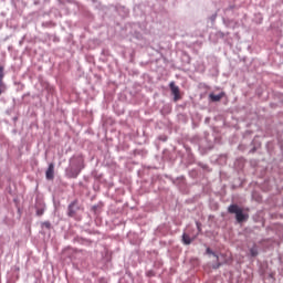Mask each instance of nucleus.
<instances>
[{
    "label": "nucleus",
    "instance_id": "11",
    "mask_svg": "<svg viewBox=\"0 0 283 283\" xmlns=\"http://www.w3.org/2000/svg\"><path fill=\"white\" fill-rule=\"evenodd\" d=\"M206 251H207V253H208L209 255H216V253H213V251L211 250V248H208Z\"/></svg>",
    "mask_w": 283,
    "mask_h": 283
},
{
    "label": "nucleus",
    "instance_id": "9",
    "mask_svg": "<svg viewBox=\"0 0 283 283\" xmlns=\"http://www.w3.org/2000/svg\"><path fill=\"white\" fill-rule=\"evenodd\" d=\"M42 226H44L45 229H50V228L52 227V224L50 223V221L43 222Z\"/></svg>",
    "mask_w": 283,
    "mask_h": 283
},
{
    "label": "nucleus",
    "instance_id": "12",
    "mask_svg": "<svg viewBox=\"0 0 283 283\" xmlns=\"http://www.w3.org/2000/svg\"><path fill=\"white\" fill-rule=\"evenodd\" d=\"M76 176H78L77 174H75L74 176H72V178H76Z\"/></svg>",
    "mask_w": 283,
    "mask_h": 283
},
{
    "label": "nucleus",
    "instance_id": "10",
    "mask_svg": "<svg viewBox=\"0 0 283 283\" xmlns=\"http://www.w3.org/2000/svg\"><path fill=\"white\" fill-rule=\"evenodd\" d=\"M43 213H45V210H43V209L36 210V216H43Z\"/></svg>",
    "mask_w": 283,
    "mask_h": 283
},
{
    "label": "nucleus",
    "instance_id": "6",
    "mask_svg": "<svg viewBox=\"0 0 283 283\" xmlns=\"http://www.w3.org/2000/svg\"><path fill=\"white\" fill-rule=\"evenodd\" d=\"M193 240H196V237H190L187 233L182 234V242H184V244L189 245V244H191V242H193Z\"/></svg>",
    "mask_w": 283,
    "mask_h": 283
},
{
    "label": "nucleus",
    "instance_id": "3",
    "mask_svg": "<svg viewBox=\"0 0 283 283\" xmlns=\"http://www.w3.org/2000/svg\"><path fill=\"white\" fill-rule=\"evenodd\" d=\"M76 211H78V199H75L73 202L69 205L67 216L70 218H74V216H76Z\"/></svg>",
    "mask_w": 283,
    "mask_h": 283
},
{
    "label": "nucleus",
    "instance_id": "8",
    "mask_svg": "<svg viewBox=\"0 0 283 283\" xmlns=\"http://www.w3.org/2000/svg\"><path fill=\"white\" fill-rule=\"evenodd\" d=\"M250 254L252 255V258H255L258 255V248H252L250 250Z\"/></svg>",
    "mask_w": 283,
    "mask_h": 283
},
{
    "label": "nucleus",
    "instance_id": "2",
    "mask_svg": "<svg viewBox=\"0 0 283 283\" xmlns=\"http://www.w3.org/2000/svg\"><path fill=\"white\" fill-rule=\"evenodd\" d=\"M6 77L4 69L3 66H0V96L1 94H6L8 91V86L6 85V82H3V78Z\"/></svg>",
    "mask_w": 283,
    "mask_h": 283
},
{
    "label": "nucleus",
    "instance_id": "7",
    "mask_svg": "<svg viewBox=\"0 0 283 283\" xmlns=\"http://www.w3.org/2000/svg\"><path fill=\"white\" fill-rule=\"evenodd\" d=\"M222 98H224V93H220L218 95L216 94H210V99L213 102V103H218L220 101H222Z\"/></svg>",
    "mask_w": 283,
    "mask_h": 283
},
{
    "label": "nucleus",
    "instance_id": "13",
    "mask_svg": "<svg viewBox=\"0 0 283 283\" xmlns=\"http://www.w3.org/2000/svg\"><path fill=\"white\" fill-rule=\"evenodd\" d=\"M147 275H151V272H148Z\"/></svg>",
    "mask_w": 283,
    "mask_h": 283
},
{
    "label": "nucleus",
    "instance_id": "1",
    "mask_svg": "<svg viewBox=\"0 0 283 283\" xmlns=\"http://www.w3.org/2000/svg\"><path fill=\"white\" fill-rule=\"evenodd\" d=\"M229 213H234L235 214V219L237 222H244V220H247V218H249V216L244 214V212L242 211V208H239L238 205H230L228 208Z\"/></svg>",
    "mask_w": 283,
    "mask_h": 283
},
{
    "label": "nucleus",
    "instance_id": "5",
    "mask_svg": "<svg viewBox=\"0 0 283 283\" xmlns=\"http://www.w3.org/2000/svg\"><path fill=\"white\" fill-rule=\"evenodd\" d=\"M46 180H54V164H50L45 172Z\"/></svg>",
    "mask_w": 283,
    "mask_h": 283
},
{
    "label": "nucleus",
    "instance_id": "4",
    "mask_svg": "<svg viewBox=\"0 0 283 283\" xmlns=\"http://www.w3.org/2000/svg\"><path fill=\"white\" fill-rule=\"evenodd\" d=\"M169 87L174 95V101H180V87L176 86V82H170Z\"/></svg>",
    "mask_w": 283,
    "mask_h": 283
}]
</instances>
